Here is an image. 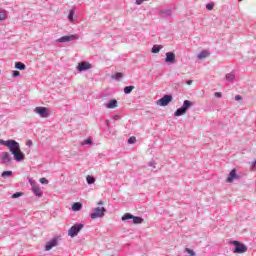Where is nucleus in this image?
Segmentation results:
<instances>
[{
	"label": "nucleus",
	"mask_w": 256,
	"mask_h": 256,
	"mask_svg": "<svg viewBox=\"0 0 256 256\" xmlns=\"http://www.w3.org/2000/svg\"><path fill=\"white\" fill-rule=\"evenodd\" d=\"M106 109H115L117 107V100L116 99H111L108 101L107 104H105Z\"/></svg>",
	"instance_id": "nucleus-17"
},
{
	"label": "nucleus",
	"mask_w": 256,
	"mask_h": 256,
	"mask_svg": "<svg viewBox=\"0 0 256 256\" xmlns=\"http://www.w3.org/2000/svg\"><path fill=\"white\" fill-rule=\"evenodd\" d=\"M206 57H209V52H207V50H203L197 55L198 59H206Z\"/></svg>",
	"instance_id": "nucleus-20"
},
{
	"label": "nucleus",
	"mask_w": 256,
	"mask_h": 256,
	"mask_svg": "<svg viewBox=\"0 0 256 256\" xmlns=\"http://www.w3.org/2000/svg\"><path fill=\"white\" fill-rule=\"evenodd\" d=\"M113 119H115V121H118V119H121V116H119V115H114V116H113Z\"/></svg>",
	"instance_id": "nucleus-41"
},
{
	"label": "nucleus",
	"mask_w": 256,
	"mask_h": 256,
	"mask_svg": "<svg viewBox=\"0 0 256 256\" xmlns=\"http://www.w3.org/2000/svg\"><path fill=\"white\" fill-rule=\"evenodd\" d=\"M82 145H93V140L88 138L82 142Z\"/></svg>",
	"instance_id": "nucleus-30"
},
{
	"label": "nucleus",
	"mask_w": 256,
	"mask_h": 256,
	"mask_svg": "<svg viewBox=\"0 0 256 256\" xmlns=\"http://www.w3.org/2000/svg\"><path fill=\"white\" fill-rule=\"evenodd\" d=\"M171 15H173L171 9H163L160 11V17L162 19H171Z\"/></svg>",
	"instance_id": "nucleus-14"
},
{
	"label": "nucleus",
	"mask_w": 256,
	"mask_h": 256,
	"mask_svg": "<svg viewBox=\"0 0 256 256\" xmlns=\"http://www.w3.org/2000/svg\"><path fill=\"white\" fill-rule=\"evenodd\" d=\"M252 167H256V160L252 163Z\"/></svg>",
	"instance_id": "nucleus-44"
},
{
	"label": "nucleus",
	"mask_w": 256,
	"mask_h": 256,
	"mask_svg": "<svg viewBox=\"0 0 256 256\" xmlns=\"http://www.w3.org/2000/svg\"><path fill=\"white\" fill-rule=\"evenodd\" d=\"M0 159L2 163H11L12 161L11 154H9V152H2Z\"/></svg>",
	"instance_id": "nucleus-16"
},
{
	"label": "nucleus",
	"mask_w": 256,
	"mask_h": 256,
	"mask_svg": "<svg viewBox=\"0 0 256 256\" xmlns=\"http://www.w3.org/2000/svg\"><path fill=\"white\" fill-rule=\"evenodd\" d=\"M163 49V46L161 45H154L151 49V53L157 54L159 51Z\"/></svg>",
	"instance_id": "nucleus-21"
},
{
	"label": "nucleus",
	"mask_w": 256,
	"mask_h": 256,
	"mask_svg": "<svg viewBox=\"0 0 256 256\" xmlns=\"http://www.w3.org/2000/svg\"><path fill=\"white\" fill-rule=\"evenodd\" d=\"M185 252L188 253V256H195V251H193L192 249L190 248H186L185 249Z\"/></svg>",
	"instance_id": "nucleus-32"
},
{
	"label": "nucleus",
	"mask_w": 256,
	"mask_h": 256,
	"mask_svg": "<svg viewBox=\"0 0 256 256\" xmlns=\"http://www.w3.org/2000/svg\"><path fill=\"white\" fill-rule=\"evenodd\" d=\"M32 192L36 197H42L43 195V190H41V187L37 185V183L32 182Z\"/></svg>",
	"instance_id": "nucleus-13"
},
{
	"label": "nucleus",
	"mask_w": 256,
	"mask_h": 256,
	"mask_svg": "<svg viewBox=\"0 0 256 256\" xmlns=\"http://www.w3.org/2000/svg\"><path fill=\"white\" fill-rule=\"evenodd\" d=\"M59 245V236H55L50 241H48L45 245V251H51L53 247H57Z\"/></svg>",
	"instance_id": "nucleus-9"
},
{
	"label": "nucleus",
	"mask_w": 256,
	"mask_h": 256,
	"mask_svg": "<svg viewBox=\"0 0 256 256\" xmlns=\"http://www.w3.org/2000/svg\"><path fill=\"white\" fill-rule=\"evenodd\" d=\"M215 97H217V99H221V97H222L221 92H216Z\"/></svg>",
	"instance_id": "nucleus-38"
},
{
	"label": "nucleus",
	"mask_w": 256,
	"mask_h": 256,
	"mask_svg": "<svg viewBox=\"0 0 256 256\" xmlns=\"http://www.w3.org/2000/svg\"><path fill=\"white\" fill-rule=\"evenodd\" d=\"M239 2L243 1V0H238Z\"/></svg>",
	"instance_id": "nucleus-47"
},
{
	"label": "nucleus",
	"mask_w": 256,
	"mask_h": 256,
	"mask_svg": "<svg viewBox=\"0 0 256 256\" xmlns=\"http://www.w3.org/2000/svg\"><path fill=\"white\" fill-rule=\"evenodd\" d=\"M136 142H137V138H135V136H131V137L128 139L129 145H133V143H136Z\"/></svg>",
	"instance_id": "nucleus-31"
},
{
	"label": "nucleus",
	"mask_w": 256,
	"mask_h": 256,
	"mask_svg": "<svg viewBox=\"0 0 256 256\" xmlns=\"http://www.w3.org/2000/svg\"><path fill=\"white\" fill-rule=\"evenodd\" d=\"M89 69H93V65L88 62H80L77 66V71H79V73H83V71H89Z\"/></svg>",
	"instance_id": "nucleus-11"
},
{
	"label": "nucleus",
	"mask_w": 256,
	"mask_h": 256,
	"mask_svg": "<svg viewBox=\"0 0 256 256\" xmlns=\"http://www.w3.org/2000/svg\"><path fill=\"white\" fill-rule=\"evenodd\" d=\"M132 219L134 225H141L143 223V218L139 216H134L131 213H126L122 216V221H129Z\"/></svg>",
	"instance_id": "nucleus-4"
},
{
	"label": "nucleus",
	"mask_w": 256,
	"mask_h": 256,
	"mask_svg": "<svg viewBox=\"0 0 256 256\" xmlns=\"http://www.w3.org/2000/svg\"><path fill=\"white\" fill-rule=\"evenodd\" d=\"M0 145H4L8 147L10 153L14 156L15 161L18 163L25 159V154L21 151V146H19V142L15 140H0Z\"/></svg>",
	"instance_id": "nucleus-1"
},
{
	"label": "nucleus",
	"mask_w": 256,
	"mask_h": 256,
	"mask_svg": "<svg viewBox=\"0 0 256 256\" xmlns=\"http://www.w3.org/2000/svg\"><path fill=\"white\" fill-rule=\"evenodd\" d=\"M235 101H243V97H241V95H236Z\"/></svg>",
	"instance_id": "nucleus-36"
},
{
	"label": "nucleus",
	"mask_w": 256,
	"mask_h": 256,
	"mask_svg": "<svg viewBox=\"0 0 256 256\" xmlns=\"http://www.w3.org/2000/svg\"><path fill=\"white\" fill-rule=\"evenodd\" d=\"M232 245H234V249L232 250L233 253H238V254H242V253H247V246H245V244L234 240L231 242Z\"/></svg>",
	"instance_id": "nucleus-6"
},
{
	"label": "nucleus",
	"mask_w": 256,
	"mask_h": 256,
	"mask_svg": "<svg viewBox=\"0 0 256 256\" xmlns=\"http://www.w3.org/2000/svg\"><path fill=\"white\" fill-rule=\"evenodd\" d=\"M73 17H75V10H70L68 14V20L70 21V23H73L74 21Z\"/></svg>",
	"instance_id": "nucleus-25"
},
{
	"label": "nucleus",
	"mask_w": 256,
	"mask_h": 256,
	"mask_svg": "<svg viewBox=\"0 0 256 256\" xmlns=\"http://www.w3.org/2000/svg\"><path fill=\"white\" fill-rule=\"evenodd\" d=\"M15 69H18V71H25V69H27V66L23 62H16Z\"/></svg>",
	"instance_id": "nucleus-18"
},
{
	"label": "nucleus",
	"mask_w": 256,
	"mask_h": 256,
	"mask_svg": "<svg viewBox=\"0 0 256 256\" xmlns=\"http://www.w3.org/2000/svg\"><path fill=\"white\" fill-rule=\"evenodd\" d=\"M133 89H135V86H126V87H124L125 95H129L133 91Z\"/></svg>",
	"instance_id": "nucleus-24"
},
{
	"label": "nucleus",
	"mask_w": 256,
	"mask_h": 256,
	"mask_svg": "<svg viewBox=\"0 0 256 256\" xmlns=\"http://www.w3.org/2000/svg\"><path fill=\"white\" fill-rule=\"evenodd\" d=\"M213 7H215V4H213V3H208V4H206V9H207L208 11H213Z\"/></svg>",
	"instance_id": "nucleus-33"
},
{
	"label": "nucleus",
	"mask_w": 256,
	"mask_h": 256,
	"mask_svg": "<svg viewBox=\"0 0 256 256\" xmlns=\"http://www.w3.org/2000/svg\"><path fill=\"white\" fill-rule=\"evenodd\" d=\"M144 1H149V0H136V5H143Z\"/></svg>",
	"instance_id": "nucleus-37"
},
{
	"label": "nucleus",
	"mask_w": 256,
	"mask_h": 256,
	"mask_svg": "<svg viewBox=\"0 0 256 256\" xmlns=\"http://www.w3.org/2000/svg\"><path fill=\"white\" fill-rule=\"evenodd\" d=\"M148 166L149 167H153L155 169V162L154 161L149 162Z\"/></svg>",
	"instance_id": "nucleus-39"
},
{
	"label": "nucleus",
	"mask_w": 256,
	"mask_h": 256,
	"mask_svg": "<svg viewBox=\"0 0 256 256\" xmlns=\"http://www.w3.org/2000/svg\"><path fill=\"white\" fill-rule=\"evenodd\" d=\"M112 79L119 81V79H123V73L117 72L115 75L112 76Z\"/></svg>",
	"instance_id": "nucleus-26"
},
{
	"label": "nucleus",
	"mask_w": 256,
	"mask_h": 256,
	"mask_svg": "<svg viewBox=\"0 0 256 256\" xmlns=\"http://www.w3.org/2000/svg\"><path fill=\"white\" fill-rule=\"evenodd\" d=\"M106 125L107 127H109V120H106Z\"/></svg>",
	"instance_id": "nucleus-46"
},
{
	"label": "nucleus",
	"mask_w": 256,
	"mask_h": 256,
	"mask_svg": "<svg viewBox=\"0 0 256 256\" xmlns=\"http://www.w3.org/2000/svg\"><path fill=\"white\" fill-rule=\"evenodd\" d=\"M11 197L12 199H19V197H23V192H16Z\"/></svg>",
	"instance_id": "nucleus-29"
},
{
	"label": "nucleus",
	"mask_w": 256,
	"mask_h": 256,
	"mask_svg": "<svg viewBox=\"0 0 256 256\" xmlns=\"http://www.w3.org/2000/svg\"><path fill=\"white\" fill-rule=\"evenodd\" d=\"M40 183H42V185H49V180H47V178H40Z\"/></svg>",
	"instance_id": "nucleus-34"
},
{
	"label": "nucleus",
	"mask_w": 256,
	"mask_h": 256,
	"mask_svg": "<svg viewBox=\"0 0 256 256\" xmlns=\"http://www.w3.org/2000/svg\"><path fill=\"white\" fill-rule=\"evenodd\" d=\"M77 39V35L71 34L69 36H62L56 39V43H69L71 41H75Z\"/></svg>",
	"instance_id": "nucleus-10"
},
{
	"label": "nucleus",
	"mask_w": 256,
	"mask_h": 256,
	"mask_svg": "<svg viewBox=\"0 0 256 256\" xmlns=\"http://www.w3.org/2000/svg\"><path fill=\"white\" fill-rule=\"evenodd\" d=\"M28 181H29L31 186H32V183H35V181H33V179H31V178H29Z\"/></svg>",
	"instance_id": "nucleus-43"
},
{
	"label": "nucleus",
	"mask_w": 256,
	"mask_h": 256,
	"mask_svg": "<svg viewBox=\"0 0 256 256\" xmlns=\"http://www.w3.org/2000/svg\"><path fill=\"white\" fill-rule=\"evenodd\" d=\"M235 179H241V176H239L237 174L236 169H232L226 179V183H233V181H235Z\"/></svg>",
	"instance_id": "nucleus-12"
},
{
	"label": "nucleus",
	"mask_w": 256,
	"mask_h": 256,
	"mask_svg": "<svg viewBox=\"0 0 256 256\" xmlns=\"http://www.w3.org/2000/svg\"><path fill=\"white\" fill-rule=\"evenodd\" d=\"M171 101H173V95L166 94L157 101V105H159L160 107H167V105H169Z\"/></svg>",
	"instance_id": "nucleus-7"
},
{
	"label": "nucleus",
	"mask_w": 256,
	"mask_h": 256,
	"mask_svg": "<svg viewBox=\"0 0 256 256\" xmlns=\"http://www.w3.org/2000/svg\"><path fill=\"white\" fill-rule=\"evenodd\" d=\"M235 80V72H230L228 74H226V81H234Z\"/></svg>",
	"instance_id": "nucleus-23"
},
{
	"label": "nucleus",
	"mask_w": 256,
	"mask_h": 256,
	"mask_svg": "<svg viewBox=\"0 0 256 256\" xmlns=\"http://www.w3.org/2000/svg\"><path fill=\"white\" fill-rule=\"evenodd\" d=\"M186 83H187L188 85H193V80H187Z\"/></svg>",
	"instance_id": "nucleus-42"
},
{
	"label": "nucleus",
	"mask_w": 256,
	"mask_h": 256,
	"mask_svg": "<svg viewBox=\"0 0 256 256\" xmlns=\"http://www.w3.org/2000/svg\"><path fill=\"white\" fill-rule=\"evenodd\" d=\"M105 213H107V208L105 207H96L92 210L90 217L92 219H101L105 217Z\"/></svg>",
	"instance_id": "nucleus-3"
},
{
	"label": "nucleus",
	"mask_w": 256,
	"mask_h": 256,
	"mask_svg": "<svg viewBox=\"0 0 256 256\" xmlns=\"http://www.w3.org/2000/svg\"><path fill=\"white\" fill-rule=\"evenodd\" d=\"M86 181L88 185H93V183H95V178L93 176H87Z\"/></svg>",
	"instance_id": "nucleus-27"
},
{
	"label": "nucleus",
	"mask_w": 256,
	"mask_h": 256,
	"mask_svg": "<svg viewBox=\"0 0 256 256\" xmlns=\"http://www.w3.org/2000/svg\"><path fill=\"white\" fill-rule=\"evenodd\" d=\"M13 175V171L8 170V171H4L1 174L2 179H7V177H11Z\"/></svg>",
	"instance_id": "nucleus-22"
},
{
	"label": "nucleus",
	"mask_w": 256,
	"mask_h": 256,
	"mask_svg": "<svg viewBox=\"0 0 256 256\" xmlns=\"http://www.w3.org/2000/svg\"><path fill=\"white\" fill-rule=\"evenodd\" d=\"M165 63H168V65L175 63V54L173 52L166 53Z\"/></svg>",
	"instance_id": "nucleus-15"
},
{
	"label": "nucleus",
	"mask_w": 256,
	"mask_h": 256,
	"mask_svg": "<svg viewBox=\"0 0 256 256\" xmlns=\"http://www.w3.org/2000/svg\"><path fill=\"white\" fill-rule=\"evenodd\" d=\"M12 75H13L14 77H19V75H21V72H19V71H13V72H12Z\"/></svg>",
	"instance_id": "nucleus-35"
},
{
	"label": "nucleus",
	"mask_w": 256,
	"mask_h": 256,
	"mask_svg": "<svg viewBox=\"0 0 256 256\" xmlns=\"http://www.w3.org/2000/svg\"><path fill=\"white\" fill-rule=\"evenodd\" d=\"M85 227V224L83 223H78L74 224L69 230H68V235L69 237H77L81 230Z\"/></svg>",
	"instance_id": "nucleus-5"
},
{
	"label": "nucleus",
	"mask_w": 256,
	"mask_h": 256,
	"mask_svg": "<svg viewBox=\"0 0 256 256\" xmlns=\"http://www.w3.org/2000/svg\"><path fill=\"white\" fill-rule=\"evenodd\" d=\"M191 107H193V102L184 100L182 106L174 112V117H181L185 115V113H187Z\"/></svg>",
	"instance_id": "nucleus-2"
},
{
	"label": "nucleus",
	"mask_w": 256,
	"mask_h": 256,
	"mask_svg": "<svg viewBox=\"0 0 256 256\" xmlns=\"http://www.w3.org/2000/svg\"><path fill=\"white\" fill-rule=\"evenodd\" d=\"M103 201L102 200H100L99 202H98V205H103Z\"/></svg>",
	"instance_id": "nucleus-45"
},
{
	"label": "nucleus",
	"mask_w": 256,
	"mask_h": 256,
	"mask_svg": "<svg viewBox=\"0 0 256 256\" xmlns=\"http://www.w3.org/2000/svg\"><path fill=\"white\" fill-rule=\"evenodd\" d=\"M34 113L39 115L42 119H47V117H49V109H47V107L38 106L34 109Z\"/></svg>",
	"instance_id": "nucleus-8"
},
{
	"label": "nucleus",
	"mask_w": 256,
	"mask_h": 256,
	"mask_svg": "<svg viewBox=\"0 0 256 256\" xmlns=\"http://www.w3.org/2000/svg\"><path fill=\"white\" fill-rule=\"evenodd\" d=\"M26 145H27V147H31V145H33V141L28 140V141L26 142Z\"/></svg>",
	"instance_id": "nucleus-40"
},
{
	"label": "nucleus",
	"mask_w": 256,
	"mask_h": 256,
	"mask_svg": "<svg viewBox=\"0 0 256 256\" xmlns=\"http://www.w3.org/2000/svg\"><path fill=\"white\" fill-rule=\"evenodd\" d=\"M5 19H7V12L0 11V21H5Z\"/></svg>",
	"instance_id": "nucleus-28"
},
{
	"label": "nucleus",
	"mask_w": 256,
	"mask_h": 256,
	"mask_svg": "<svg viewBox=\"0 0 256 256\" xmlns=\"http://www.w3.org/2000/svg\"><path fill=\"white\" fill-rule=\"evenodd\" d=\"M82 208H83V204H81V202H75L72 205V211H81Z\"/></svg>",
	"instance_id": "nucleus-19"
}]
</instances>
